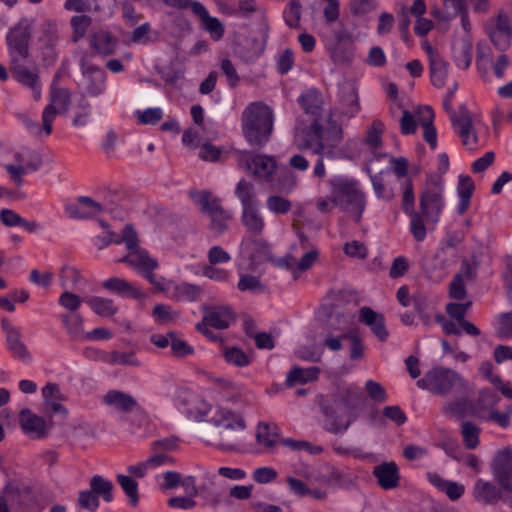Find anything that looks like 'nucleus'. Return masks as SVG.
I'll return each instance as SVG.
<instances>
[{"label":"nucleus","mask_w":512,"mask_h":512,"mask_svg":"<svg viewBox=\"0 0 512 512\" xmlns=\"http://www.w3.org/2000/svg\"><path fill=\"white\" fill-rule=\"evenodd\" d=\"M166 290L171 299L182 302H194L201 295V288L188 282H169Z\"/></svg>","instance_id":"32"},{"label":"nucleus","mask_w":512,"mask_h":512,"mask_svg":"<svg viewBox=\"0 0 512 512\" xmlns=\"http://www.w3.org/2000/svg\"><path fill=\"white\" fill-rule=\"evenodd\" d=\"M92 19L88 15H76L71 18L72 40L77 42L83 38L91 25Z\"/></svg>","instance_id":"53"},{"label":"nucleus","mask_w":512,"mask_h":512,"mask_svg":"<svg viewBox=\"0 0 512 512\" xmlns=\"http://www.w3.org/2000/svg\"><path fill=\"white\" fill-rule=\"evenodd\" d=\"M241 223L247 232V236H261L264 233L266 223L261 213L260 206H254L241 211Z\"/></svg>","instance_id":"29"},{"label":"nucleus","mask_w":512,"mask_h":512,"mask_svg":"<svg viewBox=\"0 0 512 512\" xmlns=\"http://www.w3.org/2000/svg\"><path fill=\"white\" fill-rule=\"evenodd\" d=\"M224 358L226 362L238 367H244L250 363L249 357L237 347L227 348L224 352Z\"/></svg>","instance_id":"62"},{"label":"nucleus","mask_w":512,"mask_h":512,"mask_svg":"<svg viewBox=\"0 0 512 512\" xmlns=\"http://www.w3.org/2000/svg\"><path fill=\"white\" fill-rule=\"evenodd\" d=\"M241 250L253 265L273 261L270 244L260 236H245L241 242Z\"/></svg>","instance_id":"21"},{"label":"nucleus","mask_w":512,"mask_h":512,"mask_svg":"<svg viewBox=\"0 0 512 512\" xmlns=\"http://www.w3.org/2000/svg\"><path fill=\"white\" fill-rule=\"evenodd\" d=\"M486 32L495 48L499 51H505L510 47L512 37L509 34L497 31L491 25H486Z\"/></svg>","instance_id":"58"},{"label":"nucleus","mask_w":512,"mask_h":512,"mask_svg":"<svg viewBox=\"0 0 512 512\" xmlns=\"http://www.w3.org/2000/svg\"><path fill=\"white\" fill-rule=\"evenodd\" d=\"M82 281V276L73 267H63L60 272V285L65 290L76 289Z\"/></svg>","instance_id":"55"},{"label":"nucleus","mask_w":512,"mask_h":512,"mask_svg":"<svg viewBox=\"0 0 512 512\" xmlns=\"http://www.w3.org/2000/svg\"><path fill=\"white\" fill-rule=\"evenodd\" d=\"M59 31L52 20H45L37 31L36 45L45 65H52L58 57Z\"/></svg>","instance_id":"14"},{"label":"nucleus","mask_w":512,"mask_h":512,"mask_svg":"<svg viewBox=\"0 0 512 512\" xmlns=\"http://www.w3.org/2000/svg\"><path fill=\"white\" fill-rule=\"evenodd\" d=\"M417 386L437 395L465 393L467 381L456 371L445 367H434L417 381Z\"/></svg>","instance_id":"7"},{"label":"nucleus","mask_w":512,"mask_h":512,"mask_svg":"<svg viewBox=\"0 0 512 512\" xmlns=\"http://www.w3.org/2000/svg\"><path fill=\"white\" fill-rule=\"evenodd\" d=\"M391 162L393 171L397 176V181L399 182L400 187L403 190L402 210L406 215L412 216L413 229L416 230L414 233L416 237L420 236V234L423 233V226L421 224L420 216L416 214L414 210V186L411 178L407 176L408 162L403 157L393 158Z\"/></svg>","instance_id":"9"},{"label":"nucleus","mask_w":512,"mask_h":512,"mask_svg":"<svg viewBox=\"0 0 512 512\" xmlns=\"http://www.w3.org/2000/svg\"><path fill=\"white\" fill-rule=\"evenodd\" d=\"M320 369L316 366L309 368L294 367L287 373L286 384L290 387L305 384L318 379Z\"/></svg>","instance_id":"42"},{"label":"nucleus","mask_w":512,"mask_h":512,"mask_svg":"<svg viewBox=\"0 0 512 512\" xmlns=\"http://www.w3.org/2000/svg\"><path fill=\"white\" fill-rule=\"evenodd\" d=\"M457 88L458 83L455 82L453 86L448 89L443 98V108L448 113L452 127L460 136L462 144L469 149H473L477 143V136L473 129L472 114L466 104L460 105L458 111L453 109L452 100Z\"/></svg>","instance_id":"8"},{"label":"nucleus","mask_w":512,"mask_h":512,"mask_svg":"<svg viewBox=\"0 0 512 512\" xmlns=\"http://www.w3.org/2000/svg\"><path fill=\"white\" fill-rule=\"evenodd\" d=\"M102 287L107 291L123 298L141 299L143 292L127 280L119 277H111L102 282Z\"/></svg>","instance_id":"31"},{"label":"nucleus","mask_w":512,"mask_h":512,"mask_svg":"<svg viewBox=\"0 0 512 512\" xmlns=\"http://www.w3.org/2000/svg\"><path fill=\"white\" fill-rule=\"evenodd\" d=\"M445 207V199H444V182L442 177L439 176H429L423 190L419 196V208L420 211H415L416 214L420 216L423 233L420 236L415 235V229H413L412 216L410 217V231L414 237V239L418 242H422L427 235V230L425 227L424 219L428 223H432L436 225L441 217L442 211Z\"/></svg>","instance_id":"5"},{"label":"nucleus","mask_w":512,"mask_h":512,"mask_svg":"<svg viewBox=\"0 0 512 512\" xmlns=\"http://www.w3.org/2000/svg\"><path fill=\"white\" fill-rule=\"evenodd\" d=\"M77 108L79 111L76 112V115L73 119V125L77 127L86 126L91 114V104L85 98V96H82V98L79 100Z\"/></svg>","instance_id":"61"},{"label":"nucleus","mask_w":512,"mask_h":512,"mask_svg":"<svg viewBox=\"0 0 512 512\" xmlns=\"http://www.w3.org/2000/svg\"><path fill=\"white\" fill-rule=\"evenodd\" d=\"M191 198L201 212L210 216V229L215 235L219 236L227 231V222L232 218V213L222 207L219 198L212 197L208 191L191 192Z\"/></svg>","instance_id":"10"},{"label":"nucleus","mask_w":512,"mask_h":512,"mask_svg":"<svg viewBox=\"0 0 512 512\" xmlns=\"http://www.w3.org/2000/svg\"><path fill=\"white\" fill-rule=\"evenodd\" d=\"M366 405L360 388L347 386L333 394L330 403L321 405L324 416L322 428L331 434H343L358 419Z\"/></svg>","instance_id":"1"},{"label":"nucleus","mask_w":512,"mask_h":512,"mask_svg":"<svg viewBox=\"0 0 512 512\" xmlns=\"http://www.w3.org/2000/svg\"><path fill=\"white\" fill-rule=\"evenodd\" d=\"M298 103L304 113L311 118L312 123L321 122L324 100L320 91L313 88L306 90L298 97Z\"/></svg>","instance_id":"23"},{"label":"nucleus","mask_w":512,"mask_h":512,"mask_svg":"<svg viewBox=\"0 0 512 512\" xmlns=\"http://www.w3.org/2000/svg\"><path fill=\"white\" fill-rule=\"evenodd\" d=\"M101 360L110 365L140 366V362L134 352H101Z\"/></svg>","instance_id":"45"},{"label":"nucleus","mask_w":512,"mask_h":512,"mask_svg":"<svg viewBox=\"0 0 512 512\" xmlns=\"http://www.w3.org/2000/svg\"><path fill=\"white\" fill-rule=\"evenodd\" d=\"M206 421L212 423L213 430L204 432V441L224 452L239 451L240 442L235 431H243L246 423L243 417L225 407L215 408L213 415Z\"/></svg>","instance_id":"3"},{"label":"nucleus","mask_w":512,"mask_h":512,"mask_svg":"<svg viewBox=\"0 0 512 512\" xmlns=\"http://www.w3.org/2000/svg\"><path fill=\"white\" fill-rule=\"evenodd\" d=\"M120 262L128 264L139 273L146 268L156 269L158 267L157 261L151 258L146 250L140 248L129 251L125 257L120 259Z\"/></svg>","instance_id":"37"},{"label":"nucleus","mask_w":512,"mask_h":512,"mask_svg":"<svg viewBox=\"0 0 512 512\" xmlns=\"http://www.w3.org/2000/svg\"><path fill=\"white\" fill-rule=\"evenodd\" d=\"M203 319L210 327L216 329H226L236 317L234 312L229 306H213L204 308Z\"/></svg>","instance_id":"27"},{"label":"nucleus","mask_w":512,"mask_h":512,"mask_svg":"<svg viewBox=\"0 0 512 512\" xmlns=\"http://www.w3.org/2000/svg\"><path fill=\"white\" fill-rule=\"evenodd\" d=\"M500 401V397L490 391L483 389L478 398V408L474 415L484 422H493L502 429H507L511 425L512 406H507L504 411H499L493 407Z\"/></svg>","instance_id":"11"},{"label":"nucleus","mask_w":512,"mask_h":512,"mask_svg":"<svg viewBox=\"0 0 512 512\" xmlns=\"http://www.w3.org/2000/svg\"><path fill=\"white\" fill-rule=\"evenodd\" d=\"M481 429L470 421H464L461 424V435L463 443L468 449H475L479 445V435Z\"/></svg>","instance_id":"50"},{"label":"nucleus","mask_w":512,"mask_h":512,"mask_svg":"<svg viewBox=\"0 0 512 512\" xmlns=\"http://www.w3.org/2000/svg\"><path fill=\"white\" fill-rule=\"evenodd\" d=\"M102 402L105 405L124 413H131L139 407L136 399L132 395L114 389L109 390L103 396Z\"/></svg>","instance_id":"30"},{"label":"nucleus","mask_w":512,"mask_h":512,"mask_svg":"<svg viewBox=\"0 0 512 512\" xmlns=\"http://www.w3.org/2000/svg\"><path fill=\"white\" fill-rule=\"evenodd\" d=\"M373 476L384 490H392L399 486L400 472L394 461L383 462L373 468Z\"/></svg>","instance_id":"25"},{"label":"nucleus","mask_w":512,"mask_h":512,"mask_svg":"<svg viewBox=\"0 0 512 512\" xmlns=\"http://www.w3.org/2000/svg\"><path fill=\"white\" fill-rule=\"evenodd\" d=\"M34 28V21L27 17L21 18L6 35V43L10 58H29V45Z\"/></svg>","instance_id":"12"},{"label":"nucleus","mask_w":512,"mask_h":512,"mask_svg":"<svg viewBox=\"0 0 512 512\" xmlns=\"http://www.w3.org/2000/svg\"><path fill=\"white\" fill-rule=\"evenodd\" d=\"M269 32L270 27L267 17L262 12V22L259 27L260 39L254 38L251 40V48L245 56L247 60H255L263 54L269 38Z\"/></svg>","instance_id":"40"},{"label":"nucleus","mask_w":512,"mask_h":512,"mask_svg":"<svg viewBox=\"0 0 512 512\" xmlns=\"http://www.w3.org/2000/svg\"><path fill=\"white\" fill-rule=\"evenodd\" d=\"M116 480L129 499V503L135 507L139 502L138 483L130 476L117 474Z\"/></svg>","instance_id":"49"},{"label":"nucleus","mask_w":512,"mask_h":512,"mask_svg":"<svg viewBox=\"0 0 512 512\" xmlns=\"http://www.w3.org/2000/svg\"><path fill=\"white\" fill-rule=\"evenodd\" d=\"M84 75L87 78L86 93L91 97H98L105 91L106 74L97 66H88Z\"/></svg>","instance_id":"36"},{"label":"nucleus","mask_w":512,"mask_h":512,"mask_svg":"<svg viewBox=\"0 0 512 512\" xmlns=\"http://www.w3.org/2000/svg\"><path fill=\"white\" fill-rule=\"evenodd\" d=\"M333 40L329 41L327 48L331 59L335 63H348L353 58V34L341 21L332 29Z\"/></svg>","instance_id":"15"},{"label":"nucleus","mask_w":512,"mask_h":512,"mask_svg":"<svg viewBox=\"0 0 512 512\" xmlns=\"http://www.w3.org/2000/svg\"><path fill=\"white\" fill-rule=\"evenodd\" d=\"M491 473L502 489L512 492V450L504 448L496 453L491 464Z\"/></svg>","instance_id":"18"},{"label":"nucleus","mask_w":512,"mask_h":512,"mask_svg":"<svg viewBox=\"0 0 512 512\" xmlns=\"http://www.w3.org/2000/svg\"><path fill=\"white\" fill-rule=\"evenodd\" d=\"M473 57V45L469 35L458 37L452 45V59L460 69H468Z\"/></svg>","instance_id":"28"},{"label":"nucleus","mask_w":512,"mask_h":512,"mask_svg":"<svg viewBox=\"0 0 512 512\" xmlns=\"http://www.w3.org/2000/svg\"><path fill=\"white\" fill-rule=\"evenodd\" d=\"M335 112L341 116L352 118L360 111L359 96L354 83L345 81L338 86Z\"/></svg>","instance_id":"19"},{"label":"nucleus","mask_w":512,"mask_h":512,"mask_svg":"<svg viewBox=\"0 0 512 512\" xmlns=\"http://www.w3.org/2000/svg\"><path fill=\"white\" fill-rule=\"evenodd\" d=\"M19 424L22 431L31 439L46 438L52 428L50 421H46L28 408L20 411Z\"/></svg>","instance_id":"20"},{"label":"nucleus","mask_w":512,"mask_h":512,"mask_svg":"<svg viewBox=\"0 0 512 512\" xmlns=\"http://www.w3.org/2000/svg\"><path fill=\"white\" fill-rule=\"evenodd\" d=\"M325 184L332 205L347 210L359 223L366 208V195L359 182L345 175H333Z\"/></svg>","instance_id":"4"},{"label":"nucleus","mask_w":512,"mask_h":512,"mask_svg":"<svg viewBox=\"0 0 512 512\" xmlns=\"http://www.w3.org/2000/svg\"><path fill=\"white\" fill-rule=\"evenodd\" d=\"M426 477L431 485L440 492L445 493L452 501L460 499L465 492V486L463 484L446 480L436 472H428Z\"/></svg>","instance_id":"33"},{"label":"nucleus","mask_w":512,"mask_h":512,"mask_svg":"<svg viewBox=\"0 0 512 512\" xmlns=\"http://www.w3.org/2000/svg\"><path fill=\"white\" fill-rule=\"evenodd\" d=\"M239 166H244L256 179L267 182L272 178L277 164L272 156L245 152L239 158Z\"/></svg>","instance_id":"16"},{"label":"nucleus","mask_w":512,"mask_h":512,"mask_svg":"<svg viewBox=\"0 0 512 512\" xmlns=\"http://www.w3.org/2000/svg\"><path fill=\"white\" fill-rule=\"evenodd\" d=\"M78 506L82 509L94 512L99 507V498L90 489L79 492Z\"/></svg>","instance_id":"64"},{"label":"nucleus","mask_w":512,"mask_h":512,"mask_svg":"<svg viewBox=\"0 0 512 512\" xmlns=\"http://www.w3.org/2000/svg\"><path fill=\"white\" fill-rule=\"evenodd\" d=\"M365 391L367 395L375 402L383 403L387 401L388 396L384 387L374 380H367L365 382Z\"/></svg>","instance_id":"63"},{"label":"nucleus","mask_w":512,"mask_h":512,"mask_svg":"<svg viewBox=\"0 0 512 512\" xmlns=\"http://www.w3.org/2000/svg\"><path fill=\"white\" fill-rule=\"evenodd\" d=\"M116 41L108 33H99L93 37L92 47L97 53L107 56L114 53Z\"/></svg>","instance_id":"51"},{"label":"nucleus","mask_w":512,"mask_h":512,"mask_svg":"<svg viewBox=\"0 0 512 512\" xmlns=\"http://www.w3.org/2000/svg\"><path fill=\"white\" fill-rule=\"evenodd\" d=\"M5 346L12 358L25 364L33 361L32 354L22 340V332H12L11 335L5 337Z\"/></svg>","instance_id":"35"},{"label":"nucleus","mask_w":512,"mask_h":512,"mask_svg":"<svg viewBox=\"0 0 512 512\" xmlns=\"http://www.w3.org/2000/svg\"><path fill=\"white\" fill-rule=\"evenodd\" d=\"M242 130L246 140L263 146L273 131V111L262 102L250 103L242 113Z\"/></svg>","instance_id":"6"},{"label":"nucleus","mask_w":512,"mask_h":512,"mask_svg":"<svg viewBox=\"0 0 512 512\" xmlns=\"http://www.w3.org/2000/svg\"><path fill=\"white\" fill-rule=\"evenodd\" d=\"M279 437L276 424L259 423L256 430V441L267 448L273 447Z\"/></svg>","instance_id":"46"},{"label":"nucleus","mask_w":512,"mask_h":512,"mask_svg":"<svg viewBox=\"0 0 512 512\" xmlns=\"http://www.w3.org/2000/svg\"><path fill=\"white\" fill-rule=\"evenodd\" d=\"M84 301L97 315L101 317H111L118 311L113 300L109 298L90 296L86 297Z\"/></svg>","instance_id":"44"},{"label":"nucleus","mask_w":512,"mask_h":512,"mask_svg":"<svg viewBox=\"0 0 512 512\" xmlns=\"http://www.w3.org/2000/svg\"><path fill=\"white\" fill-rule=\"evenodd\" d=\"M237 288L241 292L262 293L265 291V286L260 282L259 278L248 274L240 276Z\"/></svg>","instance_id":"57"},{"label":"nucleus","mask_w":512,"mask_h":512,"mask_svg":"<svg viewBox=\"0 0 512 512\" xmlns=\"http://www.w3.org/2000/svg\"><path fill=\"white\" fill-rule=\"evenodd\" d=\"M178 447V440L174 437L163 438L160 440L153 441L151 444V450L153 454L151 456H161L166 458L163 460L162 466L173 464L174 458L168 454V452L176 450Z\"/></svg>","instance_id":"43"},{"label":"nucleus","mask_w":512,"mask_h":512,"mask_svg":"<svg viewBox=\"0 0 512 512\" xmlns=\"http://www.w3.org/2000/svg\"><path fill=\"white\" fill-rule=\"evenodd\" d=\"M419 113V123L424 131V139L430 145L431 149L435 150L437 147V131L433 125L434 121V111L430 106L420 107L418 110Z\"/></svg>","instance_id":"38"},{"label":"nucleus","mask_w":512,"mask_h":512,"mask_svg":"<svg viewBox=\"0 0 512 512\" xmlns=\"http://www.w3.org/2000/svg\"><path fill=\"white\" fill-rule=\"evenodd\" d=\"M155 480L161 491L173 490L180 486L182 475L175 471H166L158 474Z\"/></svg>","instance_id":"52"},{"label":"nucleus","mask_w":512,"mask_h":512,"mask_svg":"<svg viewBox=\"0 0 512 512\" xmlns=\"http://www.w3.org/2000/svg\"><path fill=\"white\" fill-rule=\"evenodd\" d=\"M266 207L273 214H287L292 208V202L279 195H270L266 199Z\"/></svg>","instance_id":"54"},{"label":"nucleus","mask_w":512,"mask_h":512,"mask_svg":"<svg viewBox=\"0 0 512 512\" xmlns=\"http://www.w3.org/2000/svg\"><path fill=\"white\" fill-rule=\"evenodd\" d=\"M193 14L202 22V28L209 34L213 41H220L225 33V27L222 22L209 15L208 10L202 3H196L193 6Z\"/></svg>","instance_id":"26"},{"label":"nucleus","mask_w":512,"mask_h":512,"mask_svg":"<svg viewBox=\"0 0 512 512\" xmlns=\"http://www.w3.org/2000/svg\"><path fill=\"white\" fill-rule=\"evenodd\" d=\"M27 59L10 58V71L12 77L20 84L29 87L33 91L34 98L38 100L41 96L38 70L35 67L27 66L25 63Z\"/></svg>","instance_id":"17"},{"label":"nucleus","mask_w":512,"mask_h":512,"mask_svg":"<svg viewBox=\"0 0 512 512\" xmlns=\"http://www.w3.org/2000/svg\"><path fill=\"white\" fill-rule=\"evenodd\" d=\"M165 459L166 458H163L161 456H150L145 461L139 462L134 465H129L127 467L128 476L135 478H143L147 475L149 470L162 466L163 460Z\"/></svg>","instance_id":"47"},{"label":"nucleus","mask_w":512,"mask_h":512,"mask_svg":"<svg viewBox=\"0 0 512 512\" xmlns=\"http://www.w3.org/2000/svg\"><path fill=\"white\" fill-rule=\"evenodd\" d=\"M62 322L67 329L68 334L73 339H79L83 334V319L79 314L62 315Z\"/></svg>","instance_id":"56"},{"label":"nucleus","mask_w":512,"mask_h":512,"mask_svg":"<svg viewBox=\"0 0 512 512\" xmlns=\"http://www.w3.org/2000/svg\"><path fill=\"white\" fill-rule=\"evenodd\" d=\"M113 488V483L101 475H94L90 479V490L106 502L113 500Z\"/></svg>","instance_id":"48"},{"label":"nucleus","mask_w":512,"mask_h":512,"mask_svg":"<svg viewBox=\"0 0 512 512\" xmlns=\"http://www.w3.org/2000/svg\"><path fill=\"white\" fill-rule=\"evenodd\" d=\"M505 490L491 481L479 478L475 481L472 488L473 499L483 505H495L499 500L505 501Z\"/></svg>","instance_id":"22"},{"label":"nucleus","mask_w":512,"mask_h":512,"mask_svg":"<svg viewBox=\"0 0 512 512\" xmlns=\"http://www.w3.org/2000/svg\"><path fill=\"white\" fill-rule=\"evenodd\" d=\"M234 194L240 201L242 209L260 206L254 184L244 178L236 184Z\"/></svg>","instance_id":"39"},{"label":"nucleus","mask_w":512,"mask_h":512,"mask_svg":"<svg viewBox=\"0 0 512 512\" xmlns=\"http://www.w3.org/2000/svg\"><path fill=\"white\" fill-rule=\"evenodd\" d=\"M58 76H55L50 88V103L45 106L42 113L43 130L46 136L52 133V123L58 113H65L71 103V94L68 89L56 86Z\"/></svg>","instance_id":"13"},{"label":"nucleus","mask_w":512,"mask_h":512,"mask_svg":"<svg viewBox=\"0 0 512 512\" xmlns=\"http://www.w3.org/2000/svg\"><path fill=\"white\" fill-rule=\"evenodd\" d=\"M343 139V132L340 125L335 121L327 120L313 122L310 131H305L295 138V143L300 151L311 150L313 154L322 153L328 159L345 158L346 152L340 146Z\"/></svg>","instance_id":"2"},{"label":"nucleus","mask_w":512,"mask_h":512,"mask_svg":"<svg viewBox=\"0 0 512 512\" xmlns=\"http://www.w3.org/2000/svg\"><path fill=\"white\" fill-rule=\"evenodd\" d=\"M259 12L262 17V12L265 10L257 5L256 0H239L236 7V17L250 18L254 13ZM266 16V14H264Z\"/></svg>","instance_id":"60"},{"label":"nucleus","mask_w":512,"mask_h":512,"mask_svg":"<svg viewBox=\"0 0 512 512\" xmlns=\"http://www.w3.org/2000/svg\"><path fill=\"white\" fill-rule=\"evenodd\" d=\"M212 410V406L203 398L192 395V406L188 409L190 414H193L196 419L203 421Z\"/></svg>","instance_id":"59"},{"label":"nucleus","mask_w":512,"mask_h":512,"mask_svg":"<svg viewBox=\"0 0 512 512\" xmlns=\"http://www.w3.org/2000/svg\"><path fill=\"white\" fill-rule=\"evenodd\" d=\"M428 54L431 82L436 88H442L446 83L449 63L434 53L431 47L428 48Z\"/></svg>","instance_id":"34"},{"label":"nucleus","mask_w":512,"mask_h":512,"mask_svg":"<svg viewBox=\"0 0 512 512\" xmlns=\"http://www.w3.org/2000/svg\"><path fill=\"white\" fill-rule=\"evenodd\" d=\"M474 182L468 175H460L457 186V194L459 197V203L457 207L458 214H464L470 205V200L474 191Z\"/></svg>","instance_id":"41"},{"label":"nucleus","mask_w":512,"mask_h":512,"mask_svg":"<svg viewBox=\"0 0 512 512\" xmlns=\"http://www.w3.org/2000/svg\"><path fill=\"white\" fill-rule=\"evenodd\" d=\"M358 321L369 327L380 341L387 340L389 332L385 326V317L383 314L374 311L368 306H363L359 309Z\"/></svg>","instance_id":"24"}]
</instances>
